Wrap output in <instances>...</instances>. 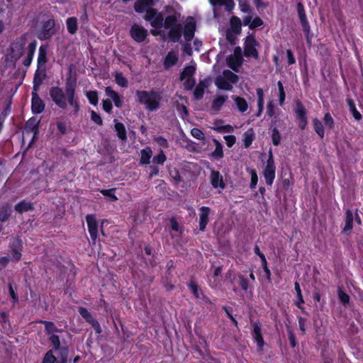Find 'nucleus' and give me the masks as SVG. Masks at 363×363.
<instances>
[{
    "mask_svg": "<svg viewBox=\"0 0 363 363\" xmlns=\"http://www.w3.org/2000/svg\"><path fill=\"white\" fill-rule=\"evenodd\" d=\"M144 18L154 28L150 30L152 35H160L164 40L169 39L173 42H178L180 40L182 27L176 15H169L164 20L161 13L150 9L147 11Z\"/></svg>",
    "mask_w": 363,
    "mask_h": 363,
    "instance_id": "f257e3e1",
    "label": "nucleus"
},
{
    "mask_svg": "<svg viewBox=\"0 0 363 363\" xmlns=\"http://www.w3.org/2000/svg\"><path fill=\"white\" fill-rule=\"evenodd\" d=\"M50 95L54 103L60 108L65 109L68 104L72 108V112L77 115L79 111V104L75 97V87L72 84H67L65 92L60 87H52Z\"/></svg>",
    "mask_w": 363,
    "mask_h": 363,
    "instance_id": "f03ea898",
    "label": "nucleus"
},
{
    "mask_svg": "<svg viewBox=\"0 0 363 363\" xmlns=\"http://www.w3.org/2000/svg\"><path fill=\"white\" fill-rule=\"evenodd\" d=\"M136 97L138 101L145 106V108L150 111H155L160 107V102L162 99V95L160 92L151 90L137 91Z\"/></svg>",
    "mask_w": 363,
    "mask_h": 363,
    "instance_id": "7ed1b4c3",
    "label": "nucleus"
},
{
    "mask_svg": "<svg viewBox=\"0 0 363 363\" xmlns=\"http://www.w3.org/2000/svg\"><path fill=\"white\" fill-rule=\"evenodd\" d=\"M237 81L238 76L235 74L230 70H225L221 75L216 77L215 84L220 89L231 90Z\"/></svg>",
    "mask_w": 363,
    "mask_h": 363,
    "instance_id": "20e7f679",
    "label": "nucleus"
},
{
    "mask_svg": "<svg viewBox=\"0 0 363 363\" xmlns=\"http://www.w3.org/2000/svg\"><path fill=\"white\" fill-rule=\"evenodd\" d=\"M55 21L54 19H49L45 21L42 28L38 32L37 37L41 40L50 39L55 33Z\"/></svg>",
    "mask_w": 363,
    "mask_h": 363,
    "instance_id": "39448f33",
    "label": "nucleus"
},
{
    "mask_svg": "<svg viewBox=\"0 0 363 363\" xmlns=\"http://www.w3.org/2000/svg\"><path fill=\"white\" fill-rule=\"evenodd\" d=\"M257 45V43L255 40L253 35H248L245 38V55L247 57H253L255 58H257L258 57V52L256 49V47Z\"/></svg>",
    "mask_w": 363,
    "mask_h": 363,
    "instance_id": "423d86ee",
    "label": "nucleus"
},
{
    "mask_svg": "<svg viewBox=\"0 0 363 363\" xmlns=\"http://www.w3.org/2000/svg\"><path fill=\"white\" fill-rule=\"evenodd\" d=\"M227 63L233 70H238L242 64L241 49L240 48H236L234 54L227 58Z\"/></svg>",
    "mask_w": 363,
    "mask_h": 363,
    "instance_id": "0eeeda50",
    "label": "nucleus"
},
{
    "mask_svg": "<svg viewBox=\"0 0 363 363\" xmlns=\"http://www.w3.org/2000/svg\"><path fill=\"white\" fill-rule=\"evenodd\" d=\"M196 30V22L191 17L188 18L184 23V36L186 41H190L194 36Z\"/></svg>",
    "mask_w": 363,
    "mask_h": 363,
    "instance_id": "6e6552de",
    "label": "nucleus"
},
{
    "mask_svg": "<svg viewBox=\"0 0 363 363\" xmlns=\"http://www.w3.org/2000/svg\"><path fill=\"white\" fill-rule=\"evenodd\" d=\"M276 167L274 160H267L264 170V177L267 184L272 185L275 178Z\"/></svg>",
    "mask_w": 363,
    "mask_h": 363,
    "instance_id": "1a4fd4ad",
    "label": "nucleus"
},
{
    "mask_svg": "<svg viewBox=\"0 0 363 363\" xmlns=\"http://www.w3.org/2000/svg\"><path fill=\"white\" fill-rule=\"evenodd\" d=\"M130 35L131 37L136 42L140 43L145 40L147 35V30L145 29L143 27L135 24L132 26L130 29Z\"/></svg>",
    "mask_w": 363,
    "mask_h": 363,
    "instance_id": "9d476101",
    "label": "nucleus"
},
{
    "mask_svg": "<svg viewBox=\"0 0 363 363\" xmlns=\"http://www.w3.org/2000/svg\"><path fill=\"white\" fill-rule=\"evenodd\" d=\"M86 220L90 237L93 241H95L98 236V223L96 219L93 215H87Z\"/></svg>",
    "mask_w": 363,
    "mask_h": 363,
    "instance_id": "9b49d317",
    "label": "nucleus"
},
{
    "mask_svg": "<svg viewBox=\"0 0 363 363\" xmlns=\"http://www.w3.org/2000/svg\"><path fill=\"white\" fill-rule=\"evenodd\" d=\"M159 0H138L134 5L135 11L138 13H147V11L152 9Z\"/></svg>",
    "mask_w": 363,
    "mask_h": 363,
    "instance_id": "f8f14e48",
    "label": "nucleus"
},
{
    "mask_svg": "<svg viewBox=\"0 0 363 363\" xmlns=\"http://www.w3.org/2000/svg\"><path fill=\"white\" fill-rule=\"evenodd\" d=\"M79 314L89 323L96 330L97 333L101 332L100 325L99 323L92 317L91 313L84 307L79 308Z\"/></svg>",
    "mask_w": 363,
    "mask_h": 363,
    "instance_id": "ddd939ff",
    "label": "nucleus"
},
{
    "mask_svg": "<svg viewBox=\"0 0 363 363\" xmlns=\"http://www.w3.org/2000/svg\"><path fill=\"white\" fill-rule=\"evenodd\" d=\"M211 183L215 189H224L225 187L223 177L218 171L211 172Z\"/></svg>",
    "mask_w": 363,
    "mask_h": 363,
    "instance_id": "4468645a",
    "label": "nucleus"
},
{
    "mask_svg": "<svg viewBox=\"0 0 363 363\" xmlns=\"http://www.w3.org/2000/svg\"><path fill=\"white\" fill-rule=\"evenodd\" d=\"M200 215H199V228L201 230H204L208 221V216L210 213V208L206 206H202L200 208Z\"/></svg>",
    "mask_w": 363,
    "mask_h": 363,
    "instance_id": "2eb2a0df",
    "label": "nucleus"
},
{
    "mask_svg": "<svg viewBox=\"0 0 363 363\" xmlns=\"http://www.w3.org/2000/svg\"><path fill=\"white\" fill-rule=\"evenodd\" d=\"M45 104L35 92L32 94V111L34 113H40L43 111Z\"/></svg>",
    "mask_w": 363,
    "mask_h": 363,
    "instance_id": "dca6fc26",
    "label": "nucleus"
},
{
    "mask_svg": "<svg viewBox=\"0 0 363 363\" xmlns=\"http://www.w3.org/2000/svg\"><path fill=\"white\" fill-rule=\"evenodd\" d=\"M106 95L113 101L116 106L120 108L123 105V100L119 94L113 90L110 86H108L105 89Z\"/></svg>",
    "mask_w": 363,
    "mask_h": 363,
    "instance_id": "f3484780",
    "label": "nucleus"
},
{
    "mask_svg": "<svg viewBox=\"0 0 363 363\" xmlns=\"http://www.w3.org/2000/svg\"><path fill=\"white\" fill-rule=\"evenodd\" d=\"M228 96L227 95H218L217 94L213 101H212V106L211 108L213 111L218 112L219 111L223 105L225 103V101L228 100Z\"/></svg>",
    "mask_w": 363,
    "mask_h": 363,
    "instance_id": "a211bd4d",
    "label": "nucleus"
},
{
    "mask_svg": "<svg viewBox=\"0 0 363 363\" xmlns=\"http://www.w3.org/2000/svg\"><path fill=\"white\" fill-rule=\"evenodd\" d=\"M178 60V53L174 51H170L166 55L164 60V67L165 69H169L175 65Z\"/></svg>",
    "mask_w": 363,
    "mask_h": 363,
    "instance_id": "6ab92c4d",
    "label": "nucleus"
},
{
    "mask_svg": "<svg viewBox=\"0 0 363 363\" xmlns=\"http://www.w3.org/2000/svg\"><path fill=\"white\" fill-rule=\"evenodd\" d=\"M244 26H248L250 28H255L263 24L262 20L259 17L252 18L251 16H247L243 19Z\"/></svg>",
    "mask_w": 363,
    "mask_h": 363,
    "instance_id": "aec40b11",
    "label": "nucleus"
},
{
    "mask_svg": "<svg viewBox=\"0 0 363 363\" xmlns=\"http://www.w3.org/2000/svg\"><path fill=\"white\" fill-rule=\"evenodd\" d=\"M47 47L41 45L39 48L38 56V69L43 67L47 62Z\"/></svg>",
    "mask_w": 363,
    "mask_h": 363,
    "instance_id": "412c9836",
    "label": "nucleus"
},
{
    "mask_svg": "<svg viewBox=\"0 0 363 363\" xmlns=\"http://www.w3.org/2000/svg\"><path fill=\"white\" fill-rule=\"evenodd\" d=\"M33 209V203H30V201H27L26 200L18 203L15 206V210L20 213H22L24 212H28Z\"/></svg>",
    "mask_w": 363,
    "mask_h": 363,
    "instance_id": "4be33fe9",
    "label": "nucleus"
},
{
    "mask_svg": "<svg viewBox=\"0 0 363 363\" xmlns=\"http://www.w3.org/2000/svg\"><path fill=\"white\" fill-rule=\"evenodd\" d=\"M209 1L213 6H225L227 11L232 10L235 6L233 0H209Z\"/></svg>",
    "mask_w": 363,
    "mask_h": 363,
    "instance_id": "5701e85b",
    "label": "nucleus"
},
{
    "mask_svg": "<svg viewBox=\"0 0 363 363\" xmlns=\"http://www.w3.org/2000/svg\"><path fill=\"white\" fill-rule=\"evenodd\" d=\"M255 138V133L252 128L248 129L242 135V141L245 147H248L251 145L252 141Z\"/></svg>",
    "mask_w": 363,
    "mask_h": 363,
    "instance_id": "b1692460",
    "label": "nucleus"
},
{
    "mask_svg": "<svg viewBox=\"0 0 363 363\" xmlns=\"http://www.w3.org/2000/svg\"><path fill=\"white\" fill-rule=\"evenodd\" d=\"M37 43L35 41L30 43L28 46V55L26 59L23 61V65L25 66H28L30 65L33 57L34 55Z\"/></svg>",
    "mask_w": 363,
    "mask_h": 363,
    "instance_id": "393cba45",
    "label": "nucleus"
},
{
    "mask_svg": "<svg viewBox=\"0 0 363 363\" xmlns=\"http://www.w3.org/2000/svg\"><path fill=\"white\" fill-rule=\"evenodd\" d=\"M67 30L71 34L76 33L78 29L77 19L75 17L68 18L66 21Z\"/></svg>",
    "mask_w": 363,
    "mask_h": 363,
    "instance_id": "a878e982",
    "label": "nucleus"
},
{
    "mask_svg": "<svg viewBox=\"0 0 363 363\" xmlns=\"http://www.w3.org/2000/svg\"><path fill=\"white\" fill-rule=\"evenodd\" d=\"M196 71V67L194 65H190L186 66L180 75V79L184 80L186 78H192L194 72Z\"/></svg>",
    "mask_w": 363,
    "mask_h": 363,
    "instance_id": "bb28decb",
    "label": "nucleus"
},
{
    "mask_svg": "<svg viewBox=\"0 0 363 363\" xmlns=\"http://www.w3.org/2000/svg\"><path fill=\"white\" fill-rule=\"evenodd\" d=\"M13 245V246L16 247V248L12 249V251H11L12 259L15 261H18L21 257V242L18 240H14Z\"/></svg>",
    "mask_w": 363,
    "mask_h": 363,
    "instance_id": "cd10ccee",
    "label": "nucleus"
},
{
    "mask_svg": "<svg viewBox=\"0 0 363 363\" xmlns=\"http://www.w3.org/2000/svg\"><path fill=\"white\" fill-rule=\"evenodd\" d=\"M234 101L240 112L244 113L248 109V104L245 99L240 96H235Z\"/></svg>",
    "mask_w": 363,
    "mask_h": 363,
    "instance_id": "c85d7f7f",
    "label": "nucleus"
},
{
    "mask_svg": "<svg viewBox=\"0 0 363 363\" xmlns=\"http://www.w3.org/2000/svg\"><path fill=\"white\" fill-rule=\"evenodd\" d=\"M207 87V84L205 82H200L196 86L194 95L196 99H200L203 97L204 91Z\"/></svg>",
    "mask_w": 363,
    "mask_h": 363,
    "instance_id": "c756f323",
    "label": "nucleus"
},
{
    "mask_svg": "<svg viewBox=\"0 0 363 363\" xmlns=\"http://www.w3.org/2000/svg\"><path fill=\"white\" fill-rule=\"evenodd\" d=\"M313 128L315 131V133L321 138H323L325 135L324 128L323 125V123L320 121H319L317 118H315L313 121Z\"/></svg>",
    "mask_w": 363,
    "mask_h": 363,
    "instance_id": "7c9ffc66",
    "label": "nucleus"
},
{
    "mask_svg": "<svg viewBox=\"0 0 363 363\" xmlns=\"http://www.w3.org/2000/svg\"><path fill=\"white\" fill-rule=\"evenodd\" d=\"M347 104L350 107V110L352 113L353 117L357 120L359 121L362 119L361 113L357 110L355 104L352 99H348L347 100Z\"/></svg>",
    "mask_w": 363,
    "mask_h": 363,
    "instance_id": "2f4dec72",
    "label": "nucleus"
},
{
    "mask_svg": "<svg viewBox=\"0 0 363 363\" xmlns=\"http://www.w3.org/2000/svg\"><path fill=\"white\" fill-rule=\"evenodd\" d=\"M115 129L117 132L118 138L122 140H126V131L125 126L121 123H116L115 124Z\"/></svg>",
    "mask_w": 363,
    "mask_h": 363,
    "instance_id": "473e14b6",
    "label": "nucleus"
},
{
    "mask_svg": "<svg viewBox=\"0 0 363 363\" xmlns=\"http://www.w3.org/2000/svg\"><path fill=\"white\" fill-rule=\"evenodd\" d=\"M294 111L297 118L306 117V111L303 106L299 101L296 102Z\"/></svg>",
    "mask_w": 363,
    "mask_h": 363,
    "instance_id": "72a5a7b5",
    "label": "nucleus"
},
{
    "mask_svg": "<svg viewBox=\"0 0 363 363\" xmlns=\"http://www.w3.org/2000/svg\"><path fill=\"white\" fill-rule=\"evenodd\" d=\"M353 216L351 211L348 210L346 213L345 225L344 231H350L352 228Z\"/></svg>",
    "mask_w": 363,
    "mask_h": 363,
    "instance_id": "f704fd0d",
    "label": "nucleus"
},
{
    "mask_svg": "<svg viewBox=\"0 0 363 363\" xmlns=\"http://www.w3.org/2000/svg\"><path fill=\"white\" fill-rule=\"evenodd\" d=\"M115 81L116 84L121 87H127L128 82L127 79L121 74L116 73L115 75Z\"/></svg>",
    "mask_w": 363,
    "mask_h": 363,
    "instance_id": "c9c22d12",
    "label": "nucleus"
},
{
    "mask_svg": "<svg viewBox=\"0 0 363 363\" xmlns=\"http://www.w3.org/2000/svg\"><path fill=\"white\" fill-rule=\"evenodd\" d=\"M86 96L92 105L96 106L98 104V94L96 91H86Z\"/></svg>",
    "mask_w": 363,
    "mask_h": 363,
    "instance_id": "e433bc0d",
    "label": "nucleus"
},
{
    "mask_svg": "<svg viewBox=\"0 0 363 363\" xmlns=\"http://www.w3.org/2000/svg\"><path fill=\"white\" fill-rule=\"evenodd\" d=\"M231 27L235 33H240L241 30L240 20L237 17H233L230 20Z\"/></svg>",
    "mask_w": 363,
    "mask_h": 363,
    "instance_id": "4c0bfd02",
    "label": "nucleus"
},
{
    "mask_svg": "<svg viewBox=\"0 0 363 363\" xmlns=\"http://www.w3.org/2000/svg\"><path fill=\"white\" fill-rule=\"evenodd\" d=\"M277 86L279 89V104L280 106H282L285 100V91L283 84L280 81L277 82Z\"/></svg>",
    "mask_w": 363,
    "mask_h": 363,
    "instance_id": "58836bf2",
    "label": "nucleus"
},
{
    "mask_svg": "<svg viewBox=\"0 0 363 363\" xmlns=\"http://www.w3.org/2000/svg\"><path fill=\"white\" fill-rule=\"evenodd\" d=\"M214 145L216 147L215 150L213 152V156L215 157H223V146L216 139L213 140Z\"/></svg>",
    "mask_w": 363,
    "mask_h": 363,
    "instance_id": "ea45409f",
    "label": "nucleus"
},
{
    "mask_svg": "<svg viewBox=\"0 0 363 363\" xmlns=\"http://www.w3.org/2000/svg\"><path fill=\"white\" fill-rule=\"evenodd\" d=\"M324 123L326 128L332 129L334 126V120L330 113H327L324 116Z\"/></svg>",
    "mask_w": 363,
    "mask_h": 363,
    "instance_id": "a19ab883",
    "label": "nucleus"
},
{
    "mask_svg": "<svg viewBox=\"0 0 363 363\" xmlns=\"http://www.w3.org/2000/svg\"><path fill=\"white\" fill-rule=\"evenodd\" d=\"M248 172L251 176L250 188L255 189L258 182L257 174L255 169H248Z\"/></svg>",
    "mask_w": 363,
    "mask_h": 363,
    "instance_id": "79ce46f5",
    "label": "nucleus"
},
{
    "mask_svg": "<svg viewBox=\"0 0 363 363\" xmlns=\"http://www.w3.org/2000/svg\"><path fill=\"white\" fill-rule=\"evenodd\" d=\"M11 210L9 207L6 206L2 208V211L0 212V220L4 221L11 215Z\"/></svg>",
    "mask_w": 363,
    "mask_h": 363,
    "instance_id": "37998d69",
    "label": "nucleus"
},
{
    "mask_svg": "<svg viewBox=\"0 0 363 363\" xmlns=\"http://www.w3.org/2000/svg\"><path fill=\"white\" fill-rule=\"evenodd\" d=\"M216 130L219 133H232L234 131V127L230 125L218 126Z\"/></svg>",
    "mask_w": 363,
    "mask_h": 363,
    "instance_id": "c03bdc74",
    "label": "nucleus"
},
{
    "mask_svg": "<svg viewBox=\"0 0 363 363\" xmlns=\"http://www.w3.org/2000/svg\"><path fill=\"white\" fill-rule=\"evenodd\" d=\"M114 191V189H104V190H101V193L105 196H107V197H109L112 201H117L118 200V198L114 195V194L113 193Z\"/></svg>",
    "mask_w": 363,
    "mask_h": 363,
    "instance_id": "a18cd8bd",
    "label": "nucleus"
},
{
    "mask_svg": "<svg viewBox=\"0 0 363 363\" xmlns=\"http://www.w3.org/2000/svg\"><path fill=\"white\" fill-rule=\"evenodd\" d=\"M338 297L343 304H347L350 301L349 296L342 291L340 289H338Z\"/></svg>",
    "mask_w": 363,
    "mask_h": 363,
    "instance_id": "49530a36",
    "label": "nucleus"
},
{
    "mask_svg": "<svg viewBox=\"0 0 363 363\" xmlns=\"http://www.w3.org/2000/svg\"><path fill=\"white\" fill-rule=\"evenodd\" d=\"M191 135L198 139V140H203L204 134L203 133L199 128H193L191 131Z\"/></svg>",
    "mask_w": 363,
    "mask_h": 363,
    "instance_id": "de8ad7c7",
    "label": "nucleus"
},
{
    "mask_svg": "<svg viewBox=\"0 0 363 363\" xmlns=\"http://www.w3.org/2000/svg\"><path fill=\"white\" fill-rule=\"evenodd\" d=\"M272 139L274 145H277L280 143L281 136L277 129L274 128L272 130Z\"/></svg>",
    "mask_w": 363,
    "mask_h": 363,
    "instance_id": "09e8293b",
    "label": "nucleus"
},
{
    "mask_svg": "<svg viewBox=\"0 0 363 363\" xmlns=\"http://www.w3.org/2000/svg\"><path fill=\"white\" fill-rule=\"evenodd\" d=\"M301 24H302V27H303V31L306 33L307 35V38L308 39V34H309V31H310V26L306 20V15H303V17L301 18Z\"/></svg>",
    "mask_w": 363,
    "mask_h": 363,
    "instance_id": "8fccbe9b",
    "label": "nucleus"
},
{
    "mask_svg": "<svg viewBox=\"0 0 363 363\" xmlns=\"http://www.w3.org/2000/svg\"><path fill=\"white\" fill-rule=\"evenodd\" d=\"M55 357L52 354V352L50 351L45 355L43 363H55Z\"/></svg>",
    "mask_w": 363,
    "mask_h": 363,
    "instance_id": "3c124183",
    "label": "nucleus"
},
{
    "mask_svg": "<svg viewBox=\"0 0 363 363\" xmlns=\"http://www.w3.org/2000/svg\"><path fill=\"white\" fill-rule=\"evenodd\" d=\"M44 324L45 326V330L48 333L52 334L57 331V328L54 323L51 322L45 321Z\"/></svg>",
    "mask_w": 363,
    "mask_h": 363,
    "instance_id": "603ef678",
    "label": "nucleus"
},
{
    "mask_svg": "<svg viewBox=\"0 0 363 363\" xmlns=\"http://www.w3.org/2000/svg\"><path fill=\"white\" fill-rule=\"evenodd\" d=\"M184 81V86L185 89L190 90L195 84V80L193 78H186Z\"/></svg>",
    "mask_w": 363,
    "mask_h": 363,
    "instance_id": "864d4df0",
    "label": "nucleus"
},
{
    "mask_svg": "<svg viewBox=\"0 0 363 363\" xmlns=\"http://www.w3.org/2000/svg\"><path fill=\"white\" fill-rule=\"evenodd\" d=\"M152 152L150 147H146L141 150V159H150Z\"/></svg>",
    "mask_w": 363,
    "mask_h": 363,
    "instance_id": "5fc2aeb1",
    "label": "nucleus"
},
{
    "mask_svg": "<svg viewBox=\"0 0 363 363\" xmlns=\"http://www.w3.org/2000/svg\"><path fill=\"white\" fill-rule=\"evenodd\" d=\"M224 139L225 140L226 145L229 147H232L235 143V141H236L235 136H234L233 135H225L224 137Z\"/></svg>",
    "mask_w": 363,
    "mask_h": 363,
    "instance_id": "6e6d98bb",
    "label": "nucleus"
},
{
    "mask_svg": "<svg viewBox=\"0 0 363 363\" xmlns=\"http://www.w3.org/2000/svg\"><path fill=\"white\" fill-rule=\"evenodd\" d=\"M91 118L97 125L102 124V119L101 116L94 111H91Z\"/></svg>",
    "mask_w": 363,
    "mask_h": 363,
    "instance_id": "4d7b16f0",
    "label": "nucleus"
},
{
    "mask_svg": "<svg viewBox=\"0 0 363 363\" xmlns=\"http://www.w3.org/2000/svg\"><path fill=\"white\" fill-rule=\"evenodd\" d=\"M103 108L107 113L111 112L112 104L109 98L103 101Z\"/></svg>",
    "mask_w": 363,
    "mask_h": 363,
    "instance_id": "13d9d810",
    "label": "nucleus"
},
{
    "mask_svg": "<svg viewBox=\"0 0 363 363\" xmlns=\"http://www.w3.org/2000/svg\"><path fill=\"white\" fill-rule=\"evenodd\" d=\"M50 340L51 342L52 343L54 347L56 350H57L60 347V345L59 337L52 334L50 336Z\"/></svg>",
    "mask_w": 363,
    "mask_h": 363,
    "instance_id": "bf43d9fd",
    "label": "nucleus"
},
{
    "mask_svg": "<svg viewBox=\"0 0 363 363\" xmlns=\"http://www.w3.org/2000/svg\"><path fill=\"white\" fill-rule=\"evenodd\" d=\"M254 339L259 349H262L264 345V340L262 334L254 335Z\"/></svg>",
    "mask_w": 363,
    "mask_h": 363,
    "instance_id": "052dcab7",
    "label": "nucleus"
},
{
    "mask_svg": "<svg viewBox=\"0 0 363 363\" xmlns=\"http://www.w3.org/2000/svg\"><path fill=\"white\" fill-rule=\"evenodd\" d=\"M157 144L161 147H167V141L162 137H157L155 138Z\"/></svg>",
    "mask_w": 363,
    "mask_h": 363,
    "instance_id": "680f3d73",
    "label": "nucleus"
},
{
    "mask_svg": "<svg viewBox=\"0 0 363 363\" xmlns=\"http://www.w3.org/2000/svg\"><path fill=\"white\" fill-rule=\"evenodd\" d=\"M189 286L192 294L195 296V297L199 298V292L197 285L195 284L194 283H190Z\"/></svg>",
    "mask_w": 363,
    "mask_h": 363,
    "instance_id": "e2e57ef3",
    "label": "nucleus"
},
{
    "mask_svg": "<svg viewBox=\"0 0 363 363\" xmlns=\"http://www.w3.org/2000/svg\"><path fill=\"white\" fill-rule=\"evenodd\" d=\"M286 55H287V59H288V63L289 65L294 64L296 60H295V58L294 57V54H293V52H292V51L291 50H286Z\"/></svg>",
    "mask_w": 363,
    "mask_h": 363,
    "instance_id": "0e129e2a",
    "label": "nucleus"
},
{
    "mask_svg": "<svg viewBox=\"0 0 363 363\" xmlns=\"http://www.w3.org/2000/svg\"><path fill=\"white\" fill-rule=\"evenodd\" d=\"M306 319L302 318V317H299L298 318V325H299V328L300 330H301L302 333L304 334L305 332H306V328H305V324H306Z\"/></svg>",
    "mask_w": 363,
    "mask_h": 363,
    "instance_id": "69168bd1",
    "label": "nucleus"
},
{
    "mask_svg": "<svg viewBox=\"0 0 363 363\" xmlns=\"http://www.w3.org/2000/svg\"><path fill=\"white\" fill-rule=\"evenodd\" d=\"M295 290L296 291L298 298L301 299V303H303L304 301L301 294V290L298 282L295 283Z\"/></svg>",
    "mask_w": 363,
    "mask_h": 363,
    "instance_id": "338daca9",
    "label": "nucleus"
},
{
    "mask_svg": "<svg viewBox=\"0 0 363 363\" xmlns=\"http://www.w3.org/2000/svg\"><path fill=\"white\" fill-rule=\"evenodd\" d=\"M57 126L58 130L61 133H62V134L65 133L66 130H67V125H66L65 123H64L62 121H60L57 123Z\"/></svg>",
    "mask_w": 363,
    "mask_h": 363,
    "instance_id": "774afa93",
    "label": "nucleus"
}]
</instances>
